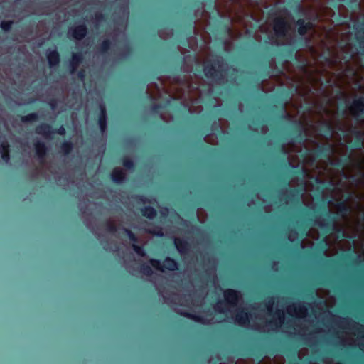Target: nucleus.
<instances>
[{"mask_svg":"<svg viewBox=\"0 0 364 364\" xmlns=\"http://www.w3.org/2000/svg\"><path fill=\"white\" fill-rule=\"evenodd\" d=\"M323 205L320 207L323 218H321L317 215L314 218H309L307 220V223L309 225H315L318 226L326 233H331L336 230V222L337 218L333 215L331 210L328 208L327 205L330 203V200H323Z\"/></svg>","mask_w":364,"mask_h":364,"instance_id":"f257e3e1","label":"nucleus"},{"mask_svg":"<svg viewBox=\"0 0 364 364\" xmlns=\"http://www.w3.org/2000/svg\"><path fill=\"white\" fill-rule=\"evenodd\" d=\"M294 24L296 27V32L299 36L295 40V43L299 46H306L309 39L305 36L309 31L314 29V23L311 21H306L304 18H298L294 21Z\"/></svg>","mask_w":364,"mask_h":364,"instance_id":"f03ea898","label":"nucleus"},{"mask_svg":"<svg viewBox=\"0 0 364 364\" xmlns=\"http://www.w3.org/2000/svg\"><path fill=\"white\" fill-rule=\"evenodd\" d=\"M222 61L219 59L213 60L206 63L203 67V73L208 79H211L218 83H220L225 77V71L216 69L215 65H218L220 68Z\"/></svg>","mask_w":364,"mask_h":364,"instance_id":"7ed1b4c3","label":"nucleus"},{"mask_svg":"<svg viewBox=\"0 0 364 364\" xmlns=\"http://www.w3.org/2000/svg\"><path fill=\"white\" fill-rule=\"evenodd\" d=\"M349 109L357 122L362 121L364 119V96H358L353 99Z\"/></svg>","mask_w":364,"mask_h":364,"instance_id":"20e7f679","label":"nucleus"},{"mask_svg":"<svg viewBox=\"0 0 364 364\" xmlns=\"http://www.w3.org/2000/svg\"><path fill=\"white\" fill-rule=\"evenodd\" d=\"M279 95L281 97L280 100L277 102L278 106L277 105H273V108L279 107L282 110V114L279 115V118L282 120H289L291 118V116L289 114L285 112V108L287 106V104L288 102V100L291 99L292 96V92L289 90L283 89L280 93Z\"/></svg>","mask_w":364,"mask_h":364,"instance_id":"39448f33","label":"nucleus"},{"mask_svg":"<svg viewBox=\"0 0 364 364\" xmlns=\"http://www.w3.org/2000/svg\"><path fill=\"white\" fill-rule=\"evenodd\" d=\"M149 263L154 268L161 272L164 271V268L169 271H175L178 269V262L170 257H166L164 259L163 265L159 260L156 259H151L149 260Z\"/></svg>","mask_w":364,"mask_h":364,"instance_id":"423d86ee","label":"nucleus"},{"mask_svg":"<svg viewBox=\"0 0 364 364\" xmlns=\"http://www.w3.org/2000/svg\"><path fill=\"white\" fill-rule=\"evenodd\" d=\"M289 29V24L283 17H277L273 21V30L279 38H284Z\"/></svg>","mask_w":364,"mask_h":364,"instance_id":"0eeeda50","label":"nucleus"},{"mask_svg":"<svg viewBox=\"0 0 364 364\" xmlns=\"http://www.w3.org/2000/svg\"><path fill=\"white\" fill-rule=\"evenodd\" d=\"M293 142H301L304 141V129L302 122L299 120H295L293 122V129L291 132L288 134Z\"/></svg>","mask_w":364,"mask_h":364,"instance_id":"6e6552de","label":"nucleus"},{"mask_svg":"<svg viewBox=\"0 0 364 364\" xmlns=\"http://www.w3.org/2000/svg\"><path fill=\"white\" fill-rule=\"evenodd\" d=\"M223 296L225 304L232 307L236 306L241 298L240 291L233 289L225 290Z\"/></svg>","mask_w":364,"mask_h":364,"instance_id":"1a4fd4ad","label":"nucleus"},{"mask_svg":"<svg viewBox=\"0 0 364 364\" xmlns=\"http://www.w3.org/2000/svg\"><path fill=\"white\" fill-rule=\"evenodd\" d=\"M88 29L85 23L79 24L68 31V34L75 40L80 41L87 34Z\"/></svg>","mask_w":364,"mask_h":364,"instance_id":"9d476101","label":"nucleus"},{"mask_svg":"<svg viewBox=\"0 0 364 364\" xmlns=\"http://www.w3.org/2000/svg\"><path fill=\"white\" fill-rule=\"evenodd\" d=\"M100 113L97 116V123L100 129V132L103 134L107 131V111L104 104L99 105Z\"/></svg>","mask_w":364,"mask_h":364,"instance_id":"9b49d317","label":"nucleus"},{"mask_svg":"<svg viewBox=\"0 0 364 364\" xmlns=\"http://www.w3.org/2000/svg\"><path fill=\"white\" fill-rule=\"evenodd\" d=\"M287 195L285 197V203L297 204L300 202L302 196L301 191L299 188H287Z\"/></svg>","mask_w":364,"mask_h":364,"instance_id":"f8f14e48","label":"nucleus"},{"mask_svg":"<svg viewBox=\"0 0 364 364\" xmlns=\"http://www.w3.org/2000/svg\"><path fill=\"white\" fill-rule=\"evenodd\" d=\"M46 58L50 68H54L59 65L60 62V55L56 48L47 50Z\"/></svg>","mask_w":364,"mask_h":364,"instance_id":"ddd939ff","label":"nucleus"},{"mask_svg":"<svg viewBox=\"0 0 364 364\" xmlns=\"http://www.w3.org/2000/svg\"><path fill=\"white\" fill-rule=\"evenodd\" d=\"M84 56L81 52L73 53L70 60V73L74 74L77 72L79 65L82 63Z\"/></svg>","mask_w":364,"mask_h":364,"instance_id":"4468645a","label":"nucleus"},{"mask_svg":"<svg viewBox=\"0 0 364 364\" xmlns=\"http://www.w3.org/2000/svg\"><path fill=\"white\" fill-rule=\"evenodd\" d=\"M333 152V145L328 144H321L318 145L317 148L314 150V154L317 158L321 157H329V156Z\"/></svg>","mask_w":364,"mask_h":364,"instance_id":"2eb2a0df","label":"nucleus"},{"mask_svg":"<svg viewBox=\"0 0 364 364\" xmlns=\"http://www.w3.org/2000/svg\"><path fill=\"white\" fill-rule=\"evenodd\" d=\"M33 145L36 156L41 162H43L47 155L48 147L44 142L41 141H37Z\"/></svg>","mask_w":364,"mask_h":364,"instance_id":"dca6fc26","label":"nucleus"},{"mask_svg":"<svg viewBox=\"0 0 364 364\" xmlns=\"http://www.w3.org/2000/svg\"><path fill=\"white\" fill-rule=\"evenodd\" d=\"M174 245L181 255H186L191 249L190 243L184 239L176 237L174 239Z\"/></svg>","mask_w":364,"mask_h":364,"instance_id":"f3484780","label":"nucleus"},{"mask_svg":"<svg viewBox=\"0 0 364 364\" xmlns=\"http://www.w3.org/2000/svg\"><path fill=\"white\" fill-rule=\"evenodd\" d=\"M112 181L116 184H122L127 181L126 173L123 170L115 168L110 173Z\"/></svg>","mask_w":364,"mask_h":364,"instance_id":"a211bd4d","label":"nucleus"},{"mask_svg":"<svg viewBox=\"0 0 364 364\" xmlns=\"http://www.w3.org/2000/svg\"><path fill=\"white\" fill-rule=\"evenodd\" d=\"M35 132L39 135H43L45 137L50 138L51 135L53 134V128L49 124L41 123L36 127Z\"/></svg>","mask_w":364,"mask_h":364,"instance_id":"6ab92c4d","label":"nucleus"},{"mask_svg":"<svg viewBox=\"0 0 364 364\" xmlns=\"http://www.w3.org/2000/svg\"><path fill=\"white\" fill-rule=\"evenodd\" d=\"M235 321L240 326L247 324L250 322V314L244 309H240L235 314Z\"/></svg>","mask_w":364,"mask_h":364,"instance_id":"aec40b11","label":"nucleus"},{"mask_svg":"<svg viewBox=\"0 0 364 364\" xmlns=\"http://www.w3.org/2000/svg\"><path fill=\"white\" fill-rule=\"evenodd\" d=\"M140 211H141V215L144 217H145L149 220L154 219L157 215V212H156V209L149 205L141 208Z\"/></svg>","mask_w":364,"mask_h":364,"instance_id":"412c9836","label":"nucleus"},{"mask_svg":"<svg viewBox=\"0 0 364 364\" xmlns=\"http://www.w3.org/2000/svg\"><path fill=\"white\" fill-rule=\"evenodd\" d=\"M289 310L294 311L296 312L301 317H304L307 315V308L302 303H299L297 306H296V305L289 306Z\"/></svg>","mask_w":364,"mask_h":364,"instance_id":"4be33fe9","label":"nucleus"},{"mask_svg":"<svg viewBox=\"0 0 364 364\" xmlns=\"http://www.w3.org/2000/svg\"><path fill=\"white\" fill-rule=\"evenodd\" d=\"M73 148L74 145L70 141H65L60 146V152L65 156L70 154Z\"/></svg>","mask_w":364,"mask_h":364,"instance_id":"5701e85b","label":"nucleus"},{"mask_svg":"<svg viewBox=\"0 0 364 364\" xmlns=\"http://www.w3.org/2000/svg\"><path fill=\"white\" fill-rule=\"evenodd\" d=\"M180 314L183 317L190 318L196 322L205 323V319L200 315H197L187 311L181 312L180 313Z\"/></svg>","mask_w":364,"mask_h":364,"instance_id":"b1692460","label":"nucleus"},{"mask_svg":"<svg viewBox=\"0 0 364 364\" xmlns=\"http://www.w3.org/2000/svg\"><path fill=\"white\" fill-rule=\"evenodd\" d=\"M112 42L109 39H105L98 46V51L101 54H106L110 50Z\"/></svg>","mask_w":364,"mask_h":364,"instance_id":"393cba45","label":"nucleus"},{"mask_svg":"<svg viewBox=\"0 0 364 364\" xmlns=\"http://www.w3.org/2000/svg\"><path fill=\"white\" fill-rule=\"evenodd\" d=\"M321 132L327 137H331L333 136L334 129L332 124L328 122H325L321 127Z\"/></svg>","mask_w":364,"mask_h":364,"instance_id":"a878e982","label":"nucleus"},{"mask_svg":"<svg viewBox=\"0 0 364 364\" xmlns=\"http://www.w3.org/2000/svg\"><path fill=\"white\" fill-rule=\"evenodd\" d=\"M121 163L122 166L127 170H134V161L128 156H123L121 158Z\"/></svg>","mask_w":364,"mask_h":364,"instance_id":"bb28decb","label":"nucleus"},{"mask_svg":"<svg viewBox=\"0 0 364 364\" xmlns=\"http://www.w3.org/2000/svg\"><path fill=\"white\" fill-rule=\"evenodd\" d=\"M38 119V115L36 112L28 114L27 115L22 116L21 121L23 123L33 122Z\"/></svg>","mask_w":364,"mask_h":364,"instance_id":"cd10ccee","label":"nucleus"},{"mask_svg":"<svg viewBox=\"0 0 364 364\" xmlns=\"http://www.w3.org/2000/svg\"><path fill=\"white\" fill-rule=\"evenodd\" d=\"M352 161V158L350 155L346 156V157L339 159L336 163V166L338 168H343L346 167L348 164H349Z\"/></svg>","mask_w":364,"mask_h":364,"instance_id":"c85d7f7f","label":"nucleus"},{"mask_svg":"<svg viewBox=\"0 0 364 364\" xmlns=\"http://www.w3.org/2000/svg\"><path fill=\"white\" fill-rule=\"evenodd\" d=\"M132 198L136 201L138 203L146 204L151 203V201L146 196L142 194H136L132 196Z\"/></svg>","mask_w":364,"mask_h":364,"instance_id":"c756f323","label":"nucleus"},{"mask_svg":"<svg viewBox=\"0 0 364 364\" xmlns=\"http://www.w3.org/2000/svg\"><path fill=\"white\" fill-rule=\"evenodd\" d=\"M103 227L108 232L110 233H114L117 230V225L110 220H106L104 222Z\"/></svg>","mask_w":364,"mask_h":364,"instance_id":"7c9ffc66","label":"nucleus"},{"mask_svg":"<svg viewBox=\"0 0 364 364\" xmlns=\"http://www.w3.org/2000/svg\"><path fill=\"white\" fill-rule=\"evenodd\" d=\"M140 272L146 276H151L153 274V270L151 267L146 263H142L140 265Z\"/></svg>","mask_w":364,"mask_h":364,"instance_id":"2f4dec72","label":"nucleus"},{"mask_svg":"<svg viewBox=\"0 0 364 364\" xmlns=\"http://www.w3.org/2000/svg\"><path fill=\"white\" fill-rule=\"evenodd\" d=\"M337 208L341 216H345L349 213V208L344 203H339L337 205Z\"/></svg>","mask_w":364,"mask_h":364,"instance_id":"473e14b6","label":"nucleus"},{"mask_svg":"<svg viewBox=\"0 0 364 364\" xmlns=\"http://www.w3.org/2000/svg\"><path fill=\"white\" fill-rule=\"evenodd\" d=\"M170 105V100H167L166 102V105H162L161 104H158V103H153L151 105V111L154 113H159V111L164 108V107H166V105Z\"/></svg>","mask_w":364,"mask_h":364,"instance_id":"72a5a7b5","label":"nucleus"},{"mask_svg":"<svg viewBox=\"0 0 364 364\" xmlns=\"http://www.w3.org/2000/svg\"><path fill=\"white\" fill-rule=\"evenodd\" d=\"M123 230L126 235L128 236L129 240L132 242L133 244H136L138 242V237L133 232H132V230L127 228H123Z\"/></svg>","mask_w":364,"mask_h":364,"instance_id":"f704fd0d","label":"nucleus"},{"mask_svg":"<svg viewBox=\"0 0 364 364\" xmlns=\"http://www.w3.org/2000/svg\"><path fill=\"white\" fill-rule=\"evenodd\" d=\"M132 248H133L134 251L139 256L144 257L146 255V251H145V249H144V246L138 245L136 244H133L132 245Z\"/></svg>","mask_w":364,"mask_h":364,"instance_id":"c9c22d12","label":"nucleus"},{"mask_svg":"<svg viewBox=\"0 0 364 364\" xmlns=\"http://www.w3.org/2000/svg\"><path fill=\"white\" fill-rule=\"evenodd\" d=\"M14 24L13 21H2L0 23V28L5 32L9 31Z\"/></svg>","mask_w":364,"mask_h":364,"instance_id":"e433bc0d","label":"nucleus"},{"mask_svg":"<svg viewBox=\"0 0 364 364\" xmlns=\"http://www.w3.org/2000/svg\"><path fill=\"white\" fill-rule=\"evenodd\" d=\"M355 29L358 32L363 31L364 33V29L363 28L360 29L359 26L355 27ZM356 41L359 43V48H360V53L364 55V46H362V43H364V38L358 36V37H356Z\"/></svg>","mask_w":364,"mask_h":364,"instance_id":"4c0bfd02","label":"nucleus"},{"mask_svg":"<svg viewBox=\"0 0 364 364\" xmlns=\"http://www.w3.org/2000/svg\"><path fill=\"white\" fill-rule=\"evenodd\" d=\"M350 146L354 149H360L363 146V140L360 139H355Z\"/></svg>","mask_w":364,"mask_h":364,"instance_id":"58836bf2","label":"nucleus"},{"mask_svg":"<svg viewBox=\"0 0 364 364\" xmlns=\"http://www.w3.org/2000/svg\"><path fill=\"white\" fill-rule=\"evenodd\" d=\"M351 133L355 136V139H360L363 140V139H364V132H363L358 130L356 128H354L353 129H352Z\"/></svg>","mask_w":364,"mask_h":364,"instance_id":"ea45409f","label":"nucleus"},{"mask_svg":"<svg viewBox=\"0 0 364 364\" xmlns=\"http://www.w3.org/2000/svg\"><path fill=\"white\" fill-rule=\"evenodd\" d=\"M10 152V145L7 141H3L0 145V153Z\"/></svg>","mask_w":364,"mask_h":364,"instance_id":"a19ab883","label":"nucleus"},{"mask_svg":"<svg viewBox=\"0 0 364 364\" xmlns=\"http://www.w3.org/2000/svg\"><path fill=\"white\" fill-rule=\"evenodd\" d=\"M296 48H288L285 50V56L290 59H293L295 56Z\"/></svg>","mask_w":364,"mask_h":364,"instance_id":"79ce46f5","label":"nucleus"},{"mask_svg":"<svg viewBox=\"0 0 364 364\" xmlns=\"http://www.w3.org/2000/svg\"><path fill=\"white\" fill-rule=\"evenodd\" d=\"M319 247L322 254H324L326 252L328 249V243L326 239H323L322 241H321L319 243Z\"/></svg>","mask_w":364,"mask_h":364,"instance_id":"37998d69","label":"nucleus"},{"mask_svg":"<svg viewBox=\"0 0 364 364\" xmlns=\"http://www.w3.org/2000/svg\"><path fill=\"white\" fill-rule=\"evenodd\" d=\"M66 133L65 127L61 125L57 129H53V134H58L61 136H64Z\"/></svg>","mask_w":364,"mask_h":364,"instance_id":"c03bdc74","label":"nucleus"},{"mask_svg":"<svg viewBox=\"0 0 364 364\" xmlns=\"http://www.w3.org/2000/svg\"><path fill=\"white\" fill-rule=\"evenodd\" d=\"M187 60H191L193 62L196 63L198 61L197 56L196 55H187L182 58V62H185Z\"/></svg>","mask_w":364,"mask_h":364,"instance_id":"a18cd8bd","label":"nucleus"},{"mask_svg":"<svg viewBox=\"0 0 364 364\" xmlns=\"http://www.w3.org/2000/svg\"><path fill=\"white\" fill-rule=\"evenodd\" d=\"M48 105L51 108V109L55 110L57 108L58 106V102L57 100L55 98H51L48 102Z\"/></svg>","mask_w":364,"mask_h":364,"instance_id":"49530a36","label":"nucleus"},{"mask_svg":"<svg viewBox=\"0 0 364 364\" xmlns=\"http://www.w3.org/2000/svg\"><path fill=\"white\" fill-rule=\"evenodd\" d=\"M1 159L5 163H8L10 161L11 156L10 152L1 154Z\"/></svg>","mask_w":364,"mask_h":364,"instance_id":"de8ad7c7","label":"nucleus"},{"mask_svg":"<svg viewBox=\"0 0 364 364\" xmlns=\"http://www.w3.org/2000/svg\"><path fill=\"white\" fill-rule=\"evenodd\" d=\"M132 48L129 46H127L125 49H124V52L122 53V56L123 57H127L128 55H129L131 53H132Z\"/></svg>","mask_w":364,"mask_h":364,"instance_id":"09e8293b","label":"nucleus"},{"mask_svg":"<svg viewBox=\"0 0 364 364\" xmlns=\"http://www.w3.org/2000/svg\"><path fill=\"white\" fill-rule=\"evenodd\" d=\"M275 315L277 316L279 320V323H282L284 321V314L283 312H282L281 311H277L275 312Z\"/></svg>","mask_w":364,"mask_h":364,"instance_id":"8fccbe9b","label":"nucleus"},{"mask_svg":"<svg viewBox=\"0 0 364 364\" xmlns=\"http://www.w3.org/2000/svg\"><path fill=\"white\" fill-rule=\"evenodd\" d=\"M77 77L80 80H84L85 77V71L83 69H81L77 72Z\"/></svg>","mask_w":364,"mask_h":364,"instance_id":"3c124183","label":"nucleus"},{"mask_svg":"<svg viewBox=\"0 0 364 364\" xmlns=\"http://www.w3.org/2000/svg\"><path fill=\"white\" fill-rule=\"evenodd\" d=\"M95 18L97 21H104L105 20V15L102 13H97L95 14Z\"/></svg>","mask_w":364,"mask_h":364,"instance_id":"603ef678","label":"nucleus"},{"mask_svg":"<svg viewBox=\"0 0 364 364\" xmlns=\"http://www.w3.org/2000/svg\"><path fill=\"white\" fill-rule=\"evenodd\" d=\"M262 76L264 77H270V70L268 67H267L262 73Z\"/></svg>","mask_w":364,"mask_h":364,"instance_id":"864d4df0","label":"nucleus"},{"mask_svg":"<svg viewBox=\"0 0 364 364\" xmlns=\"http://www.w3.org/2000/svg\"><path fill=\"white\" fill-rule=\"evenodd\" d=\"M300 1H301V0H296V2L297 3L296 8L299 12H301L302 14H304L305 11H304V8L302 7V6L301 5V4L299 3Z\"/></svg>","mask_w":364,"mask_h":364,"instance_id":"5fc2aeb1","label":"nucleus"},{"mask_svg":"<svg viewBox=\"0 0 364 364\" xmlns=\"http://www.w3.org/2000/svg\"><path fill=\"white\" fill-rule=\"evenodd\" d=\"M273 303H274L273 298H270V299L268 300V301H267V304H266V306H267V309H268L269 311L272 309V305H273Z\"/></svg>","mask_w":364,"mask_h":364,"instance_id":"6e6d98bb","label":"nucleus"},{"mask_svg":"<svg viewBox=\"0 0 364 364\" xmlns=\"http://www.w3.org/2000/svg\"><path fill=\"white\" fill-rule=\"evenodd\" d=\"M306 228H307V226L304 225V223H301V224L298 225L299 230L302 231L303 232H304L306 231Z\"/></svg>","mask_w":364,"mask_h":364,"instance_id":"4d7b16f0","label":"nucleus"},{"mask_svg":"<svg viewBox=\"0 0 364 364\" xmlns=\"http://www.w3.org/2000/svg\"><path fill=\"white\" fill-rule=\"evenodd\" d=\"M350 2L352 3V7L358 8L360 6L358 0H350Z\"/></svg>","mask_w":364,"mask_h":364,"instance_id":"13d9d810","label":"nucleus"},{"mask_svg":"<svg viewBox=\"0 0 364 364\" xmlns=\"http://www.w3.org/2000/svg\"><path fill=\"white\" fill-rule=\"evenodd\" d=\"M203 146L205 149L208 150V151H210V152H213V151H215L216 150V149H215V148L210 147V146H207V145H204L203 144Z\"/></svg>","mask_w":364,"mask_h":364,"instance_id":"bf43d9fd","label":"nucleus"},{"mask_svg":"<svg viewBox=\"0 0 364 364\" xmlns=\"http://www.w3.org/2000/svg\"><path fill=\"white\" fill-rule=\"evenodd\" d=\"M168 211V208H163V209L161 210V215H162L165 216V215H167Z\"/></svg>","mask_w":364,"mask_h":364,"instance_id":"052dcab7","label":"nucleus"},{"mask_svg":"<svg viewBox=\"0 0 364 364\" xmlns=\"http://www.w3.org/2000/svg\"><path fill=\"white\" fill-rule=\"evenodd\" d=\"M304 173V168H300V169H298L297 171H294V173L298 174V175L303 174Z\"/></svg>","mask_w":364,"mask_h":364,"instance_id":"680f3d73","label":"nucleus"},{"mask_svg":"<svg viewBox=\"0 0 364 364\" xmlns=\"http://www.w3.org/2000/svg\"><path fill=\"white\" fill-rule=\"evenodd\" d=\"M223 304V301H219L215 307V309L219 312H223V310L220 309V305Z\"/></svg>","mask_w":364,"mask_h":364,"instance_id":"e2e57ef3","label":"nucleus"},{"mask_svg":"<svg viewBox=\"0 0 364 364\" xmlns=\"http://www.w3.org/2000/svg\"><path fill=\"white\" fill-rule=\"evenodd\" d=\"M326 262L329 265L334 264L336 263L334 259H326Z\"/></svg>","mask_w":364,"mask_h":364,"instance_id":"0e129e2a","label":"nucleus"},{"mask_svg":"<svg viewBox=\"0 0 364 364\" xmlns=\"http://www.w3.org/2000/svg\"><path fill=\"white\" fill-rule=\"evenodd\" d=\"M195 23L194 22H191V23L190 24V28H191V31H194L195 30Z\"/></svg>","mask_w":364,"mask_h":364,"instance_id":"69168bd1","label":"nucleus"},{"mask_svg":"<svg viewBox=\"0 0 364 364\" xmlns=\"http://www.w3.org/2000/svg\"><path fill=\"white\" fill-rule=\"evenodd\" d=\"M293 364H309V362H308V361H305L303 363L294 362Z\"/></svg>","mask_w":364,"mask_h":364,"instance_id":"338daca9","label":"nucleus"},{"mask_svg":"<svg viewBox=\"0 0 364 364\" xmlns=\"http://www.w3.org/2000/svg\"><path fill=\"white\" fill-rule=\"evenodd\" d=\"M224 27H225V30H226L228 32H230V28H229V26H228V25H226V24H225V25L224 26Z\"/></svg>","mask_w":364,"mask_h":364,"instance_id":"774afa93","label":"nucleus"}]
</instances>
